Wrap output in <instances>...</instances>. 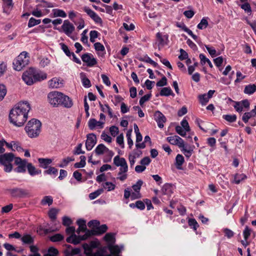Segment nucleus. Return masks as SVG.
Listing matches in <instances>:
<instances>
[{
	"mask_svg": "<svg viewBox=\"0 0 256 256\" xmlns=\"http://www.w3.org/2000/svg\"><path fill=\"white\" fill-rule=\"evenodd\" d=\"M30 109V104L27 102L18 103L10 112L9 119L10 123L16 126H22L27 120L28 114Z\"/></svg>",
	"mask_w": 256,
	"mask_h": 256,
	"instance_id": "f257e3e1",
	"label": "nucleus"
},
{
	"mask_svg": "<svg viewBox=\"0 0 256 256\" xmlns=\"http://www.w3.org/2000/svg\"><path fill=\"white\" fill-rule=\"evenodd\" d=\"M46 73L30 68L23 73L22 78L26 84L30 86L46 79Z\"/></svg>",
	"mask_w": 256,
	"mask_h": 256,
	"instance_id": "f03ea898",
	"label": "nucleus"
},
{
	"mask_svg": "<svg viewBox=\"0 0 256 256\" xmlns=\"http://www.w3.org/2000/svg\"><path fill=\"white\" fill-rule=\"evenodd\" d=\"M41 122L35 118H32L28 122L25 130L29 137L36 138L40 132Z\"/></svg>",
	"mask_w": 256,
	"mask_h": 256,
	"instance_id": "7ed1b4c3",
	"label": "nucleus"
},
{
	"mask_svg": "<svg viewBox=\"0 0 256 256\" xmlns=\"http://www.w3.org/2000/svg\"><path fill=\"white\" fill-rule=\"evenodd\" d=\"M29 56L28 53L26 52H22L14 60L13 64L14 68L18 71L20 70L28 64Z\"/></svg>",
	"mask_w": 256,
	"mask_h": 256,
	"instance_id": "20e7f679",
	"label": "nucleus"
},
{
	"mask_svg": "<svg viewBox=\"0 0 256 256\" xmlns=\"http://www.w3.org/2000/svg\"><path fill=\"white\" fill-rule=\"evenodd\" d=\"M62 96H63V94L60 92H50L48 95V101L54 107H58L62 100Z\"/></svg>",
	"mask_w": 256,
	"mask_h": 256,
	"instance_id": "39448f33",
	"label": "nucleus"
},
{
	"mask_svg": "<svg viewBox=\"0 0 256 256\" xmlns=\"http://www.w3.org/2000/svg\"><path fill=\"white\" fill-rule=\"evenodd\" d=\"M28 163L27 160L26 159L22 160L20 157L15 158L14 164L18 166V167L16 168V172H25Z\"/></svg>",
	"mask_w": 256,
	"mask_h": 256,
	"instance_id": "423d86ee",
	"label": "nucleus"
},
{
	"mask_svg": "<svg viewBox=\"0 0 256 256\" xmlns=\"http://www.w3.org/2000/svg\"><path fill=\"white\" fill-rule=\"evenodd\" d=\"M81 58L83 62L86 64L88 66L92 67L97 64L96 58L91 54L86 53L82 56Z\"/></svg>",
	"mask_w": 256,
	"mask_h": 256,
	"instance_id": "0eeeda50",
	"label": "nucleus"
},
{
	"mask_svg": "<svg viewBox=\"0 0 256 256\" xmlns=\"http://www.w3.org/2000/svg\"><path fill=\"white\" fill-rule=\"evenodd\" d=\"M62 29L66 34L70 36L74 30L75 27L68 20H64Z\"/></svg>",
	"mask_w": 256,
	"mask_h": 256,
	"instance_id": "6e6552de",
	"label": "nucleus"
},
{
	"mask_svg": "<svg viewBox=\"0 0 256 256\" xmlns=\"http://www.w3.org/2000/svg\"><path fill=\"white\" fill-rule=\"evenodd\" d=\"M96 142V136L93 134L87 135V140L86 142V147L88 150H90Z\"/></svg>",
	"mask_w": 256,
	"mask_h": 256,
	"instance_id": "1a4fd4ad",
	"label": "nucleus"
},
{
	"mask_svg": "<svg viewBox=\"0 0 256 256\" xmlns=\"http://www.w3.org/2000/svg\"><path fill=\"white\" fill-rule=\"evenodd\" d=\"M166 140L172 144L178 146L181 148L184 146V140L178 136H169L166 138Z\"/></svg>",
	"mask_w": 256,
	"mask_h": 256,
	"instance_id": "9d476101",
	"label": "nucleus"
},
{
	"mask_svg": "<svg viewBox=\"0 0 256 256\" xmlns=\"http://www.w3.org/2000/svg\"><path fill=\"white\" fill-rule=\"evenodd\" d=\"M154 118L158 123V126L160 128H164V124L166 122V119L160 111L157 110L154 112Z\"/></svg>",
	"mask_w": 256,
	"mask_h": 256,
	"instance_id": "9b49d317",
	"label": "nucleus"
},
{
	"mask_svg": "<svg viewBox=\"0 0 256 256\" xmlns=\"http://www.w3.org/2000/svg\"><path fill=\"white\" fill-rule=\"evenodd\" d=\"M12 196L14 198H23L28 194V192L21 188H13L9 190Z\"/></svg>",
	"mask_w": 256,
	"mask_h": 256,
	"instance_id": "f8f14e48",
	"label": "nucleus"
},
{
	"mask_svg": "<svg viewBox=\"0 0 256 256\" xmlns=\"http://www.w3.org/2000/svg\"><path fill=\"white\" fill-rule=\"evenodd\" d=\"M14 156L12 153H6L0 155V163L5 164V163H10L14 159Z\"/></svg>",
	"mask_w": 256,
	"mask_h": 256,
	"instance_id": "ddd939ff",
	"label": "nucleus"
},
{
	"mask_svg": "<svg viewBox=\"0 0 256 256\" xmlns=\"http://www.w3.org/2000/svg\"><path fill=\"white\" fill-rule=\"evenodd\" d=\"M62 100H60V106H62L66 108H70L73 105L72 100L68 96L64 94L62 96Z\"/></svg>",
	"mask_w": 256,
	"mask_h": 256,
	"instance_id": "4468645a",
	"label": "nucleus"
},
{
	"mask_svg": "<svg viewBox=\"0 0 256 256\" xmlns=\"http://www.w3.org/2000/svg\"><path fill=\"white\" fill-rule=\"evenodd\" d=\"M26 168L28 174L31 176L38 175L42 174V170L36 168L32 163H28Z\"/></svg>",
	"mask_w": 256,
	"mask_h": 256,
	"instance_id": "2eb2a0df",
	"label": "nucleus"
},
{
	"mask_svg": "<svg viewBox=\"0 0 256 256\" xmlns=\"http://www.w3.org/2000/svg\"><path fill=\"white\" fill-rule=\"evenodd\" d=\"M38 162L39 163V166L46 170L48 168L49 165L52 162V160L50 158H38Z\"/></svg>",
	"mask_w": 256,
	"mask_h": 256,
	"instance_id": "dca6fc26",
	"label": "nucleus"
},
{
	"mask_svg": "<svg viewBox=\"0 0 256 256\" xmlns=\"http://www.w3.org/2000/svg\"><path fill=\"white\" fill-rule=\"evenodd\" d=\"M95 152L98 155L102 154L104 152L112 154V150H109L108 148H107L104 144H98L96 146V148L95 149Z\"/></svg>",
	"mask_w": 256,
	"mask_h": 256,
	"instance_id": "f3484780",
	"label": "nucleus"
},
{
	"mask_svg": "<svg viewBox=\"0 0 256 256\" xmlns=\"http://www.w3.org/2000/svg\"><path fill=\"white\" fill-rule=\"evenodd\" d=\"M255 116H256V106H254V109L252 110L250 112H246L243 114L242 120L244 122L247 123L250 118Z\"/></svg>",
	"mask_w": 256,
	"mask_h": 256,
	"instance_id": "a211bd4d",
	"label": "nucleus"
},
{
	"mask_svg": "<svg viewBox=\"0 0 256 256\" xmlns=\"http://www.w3.org/2000/svg\"><path fill=\"white\" fill-rule=\"evenodd\" d=\"M62 81L60 78H54L48 82V84L52 88H58L62 86Z\"/></svg>",
	"mask_w": 256,
	"mask_h": 256,
	"instance_id": "6ab92c4d",
	"label": "nucleus"
},
{
	"mask_svg": "<svg viewBox=\"0 0 256 256\" xmlns=\"http://www.w3.org/2000/svg\"><path fill=\"white\" fill-rule=\"evenodd\" d=\"M58 230L52 229V228H46L42 226H40L38 227L36 232L40 235H45L48 233L56 231Z\"/></svg>",
	"mask_w": 256,
	"mask_h": 256,
	"instance_id": "aec40b11",
	"label": "nucleus"
},
{
	"mask_svg": "<svg viewBox=\"0 0 256 256\" xmlns=\"http://www.w3.org/2000/svg\"><path fill=\"white\" fill-rule=\"evenodd\" d=\"M78 226V228L76 230V232L79 234L80 232H85L86 230V222L82 219H79L76 222Z\"/></svg>",
	"mask_w": 256,
	"mask_h": 256,
	"instance_id": "412c9836",
	"label": "nucleus"
},
{
	"mask_svg": "<svg viewBox=\"0 0 256 256\" xmlns=\"http://www.w3.org/2000/svg\"><path fill=\"white\" fill-rule=\"evenodd\" d=\"M66 240L68 242L74 244H78L80 242L79 236H76V234H71V236L66 238Z\"/></svg>",
	"mask_w": 256,
	"mask_h": 256,
	"instance_id": "4be33fe9",
	"label": "nucleus"
},
{
	"mask_svg": "<svg viewBox=\"0 0 256 256\" xmlns=\"http://www.w3.org/2000/svg\"><path fill=\"white\" fill-rule=\"evenodd\" d=\"M21 240L24 244H32L34 242V238L29 234H24L21 238Z\"/></svg>",
	"mask_w": 256,
	"mask_h": 256,
	"instance_id": "5701e85b",
	"label": "nucleus"
},
{
	"mask_svg": "<svg viewBox=\"0 0 256 256\" xmlns=\"http://www.w3.org/2000/svg\"><path fill=\"white\" fill-rule=\"evenodd\" d=\"M84 232H86V233L84 235L78 236L80 239V242L82 240H86L92 236L96 235L95 230H88L86 229Z\"/></svg>",
	"mask_w": 256,
	"mask_h": 256,
	"instance_id": "b1692460",
	"label": "nucleus"
},
{
	"mask_svg": "<svg viewBox=\"0 0 256 256\" xmlns=\"http://www.w3.org/2000/svg\"><path fill=\"white\" fill-rule=\"evenodd\" d=\"M256 92V85L255 84H250L245 86L244 92L246 94H252Z\"/></svg>",
	"mask_w": 256,
	"mask_h": 256,
	"instance_id": "393cba45",
	"label": "nucleus"
},
{
	"mask_svg": "<svg viewBox=\"0 0 256 256\" xmlns=\"http://www.w3.org/2000/svg\"><path fill=\"white\" fill-rule=\"evenodd\" d=\"M126 162L124 158H120L118 156L114 158V163L117 166H124Z\"/></svg>",
	"mask_w": 256,
	"mask_h": 256,
	"instance_id": "a878e982",
	"label": "nucleus"
},
{
	"mask_svg": "<svg viewBox=\"0 0 256 256\" xmlns=\"http://www.w3.org/2000/svg\"><path fill=\"white\" fill-rule=\"evenodd\" d=\"M80 75L83 86L86 88L90 87V80L86 78L85 74H84V72H81Z\"/></svg>",
	"mask_w": 256,
	"mask_h": 256,
	"instance_id": "bb28decb",
	"label": "nucleus"
},
{
	"mask_svg": "<svg viewBox=\"0 0 256 256\" xmlns=\"http://www.w3.org/2000/svg\"><path fill=\"white\" fill-rule=\"evenodd\" d=\"M160 94L161 96H174V94L173 93L172 90L170 87H164L163 88L160 92Z\"/></svg>",
	"mask_w": 256,
	"mask_h": 256,
	"instance_id": "cd10ccee",
	"label": "nucleus"
},
{
	"mask_svg": "<svg viewBox=\"0 0 256 256\" xmlns=\"http://www.w3.org/2000/svg\"><path fill=\"white\" fill-rule=\"evenodd\" d=\"M43 174L48 175H57L58 174V170L54 167L49 166L47 169L44 171Z\"/></svg>",
	"mask_w": 256,
	"mask_h": 256,
	"instance_id": "c85d7f7f",
	"label": "nucleus"
},
{
	"mask_svg": "<svg viewBox=\"0 0 256 256\" xmlns=\"http://www.w3.org/2000/svg\"><path fill=\"white\" fill-rule=\"evenodd\" d=\"M199 57L200 60V64L202 65L203 66L206 62L208 64L210 68H212L213 67L212 64L210 60L206 58L204 54H200L199 56Z\"/></svg>",
	"mask_w": 256,
	"mask_h": 256,
	"instance_id": "c756f323",
	"label": "nucleus"
},
{
	"mask_svg": "<svg viewBox=\"0 0 256 256\" xmlns=\"http://www.w3.org/2000/svg\"><path fill=\"white\" fill-rule=\"evenodd\" d=\"M184 162V156L180 154H178L176 158V168L178 169L180 168V166Z\"/></svg>",
	"mask_w": 256,
	"mask_h": 256,
	"instance_id": "7c9ffc66",
	"label": "nucleus"
},
{
	"mask_svg": "<svg viewBox=\"0 0 256 256\" xmlns=\"http://www.w3.org/2000/svg\"><path fill=\"white\" fill-rule=\"evenodd\" d=\"M54 17L60 16L62 18H66V13L62 10L60 9H54L52 10Z\"/></svg>",
	"mask_w": 256,
	"mask_h": 256,
	"instance_id": "2f4dec72",
	"label": "nucleus"
},
{
	"mask_svg": "<svg viewBox=\"0 0 256 256\" xmlns=\"http://www.w3.org/2000/svg\"><path fill=\"white\" fill-rule=\"evenodd\" d=\"M242 9L244 10L248 14V15H250L252 14V8L250 6V4L248 2H244L243 4L240 6Z\"/></svg>",
	"mask_w": 256,
	"mask_h": 256,
	"instance_id": "473e14b6",
	"label": "nucleus"
},
{
	"mask_svg": "<svg viewBox=\"0 0 256 256\" xmlns=\"http://www.w3.org/2000/svg\"><path fill=\"white\" fill-rule=\"evenodd\" d=\"M108 230V226L106 224H102L98 227L95 230L96 235L104 233Z\"/></svg>",
	"mask_w": 256,
	"mask_h": 256,
	"instance_id": "72a5a7b5",
	"label": "nucleus"
},
{
	"mask_svg": "<svg viewBox=\"0 0 256 256\" xmlns=\"http://www.w3.org/2000/svg\"><path fill=\"white\" fill-rule=\"evenodd\" d=\"M104 192L103 188H99L94 192H91L89 194V198L90 200H94L98 196Z\"/></svg>",
	"mask_w": 256,
	"mask_h": 256,
	"instance_id": "f704fd0d",
	"label": "nucleus"
},
{
	"mask_svg": "<svg viewBox=\"0 0 256 256\" xmlns=\"http://www.w3.org/2000/svg\"><path fill=\"white\" fill-rule=\"evenodd\" d=\"M53 199L51 196H45L42 199L41 201V204L42 205H46L48 204V206L51 205L52 204Z\"/></svg>",
	"mask_w": 256,
	"mask_h": 256,
	"instance_id": "c9c22d12",
	"label": "nucleus"
},
{
	"mask_svg": "<svg viewBox=\"0 0 256 256\" xmlns=\"http://www.w3.org/2000/svg\"><path fill=\"white\" fill-rule=\"evenodd\" d=\"M208 24L206 18H204L201 20L200 22L197 26V28L198 29L202 30L206 28L208 26Z\"/></svg>",
	"mask_w": 256,
	"mask_h": 256,
	"instance_id": "e433bc0d",
	"label": "nucleus"
},
{
	"mask_svg": "<svg viewBox=\"0 0 256 256\" xmlns=\"http://www.w3.org/2000/svg\"><path fill=\"white\" fill-rule=\"evenodd\" d=\"M74 158L70 157H67L66 158H64L60 164H58V166L60 168H64L70 162L74 161Z\"/></svg>",
	"mask_w": 256,
	"mask_h": 256,
	"instance_id": "4c0bfd02",
	"label": "nucleus"
},
{
	"mask_svg": "<svg viewBox=\"0 0 256 256\" xmlns=\"http://www.w3.org/2000/svg\"><path fill=\"white\" fill-rule=\"evenodd\" d=\"M58 213V210L56 208H52L48 212V216L52 220H54L56 219Z\"/></svg>",
	"mask_w": 256,
	"mask_h": 256,
	"instance_id": "58836bf2",
	"label": "nucleus"
},
{
	"mask_svg": "<svg viewBox=\"0 0 256 256\" xmlns=\"http://www.w3.org/2000/svg\"><path fill=\"white\" fill-rule=\"evenodd\" d=\"M50 239L52 242H60L64 239V236L60 234H57L50 236Z\"/></svg>",
	"mask_w": 256,
	"mask_h": 256,
	"instance_id": "ea45409f",
	"label": "nucleus"
},
{
	"mask_svg": "<svg viewBox=\"0 0 256 256\" xmlns=\"http://www.w3.org/2000/svg\"><path fill=\"white\" fill-rule=\"evenodd\" d=\"M222 118L226 121L230 122H236V114H226L222 116Z\"/></svg>",
	"mask_w": 256,
	"mask_h": 256,
	"instance_id": "a19ab883",
	"label": "nucleus"
},
{
	"mask_svg": "<svg viewBox=\"0 0 256 256\" xmlns=\"http://www.w3.org/2000/svg\"><path fill=\"white\" fill-rule=\"evenodd\" d=\"M198 99L202 105H206L209 100V98H208L207 95L206 94L199 95Z\"/></svg>",
	"mask_w": 256,
	"mask_h": 256,
	"instance_id": "79ce46f5",
	"label": "nucleus"
},
{
	"mask_svg": "<svg viewBox=\"0 0 256 256\" xmlns=\"http://www.w3.org/2000/svg\"><path fill=\"white\" fill-rule=\"evenodd\" d=\"M175 129H176V132L178 134H180V136H181L183 137L186 136V132H187V131H186L185 129L182 128V127H181L180 126H176Z\"/></svg>",
	"mask_w": 256,
	"mask_h": 256,
	"instance_id": "37998d69",
	"label": "nucleus"
},
{
	"mask_svg": "<svg viewBox=\"0 0 256 256\" xmlns=\"http://www.w3.org/2000/svg\"><path fill=\"white\" fill-rule=\"evenodd\" d=\"M143 184V182L141 180H138L137 182L132 186L135 192H140L141 186Z\"/></svg>",
	"mask_w": 256,
	"mask_h": 256,
	"instance_id": "c03bdc74",
	"label": "nucleus"
},
{
	"mask_svg": "<svg viewBox=\"0 0 256 256\" xmlns=\"http://www.w3.org/2000/svg\"><path fill=\"white\" fill-rule=\"evenodd\" d=\"M60 45L61 46V48L65 53V54L68 56H71L72 52L69 50L68 46L65 44L64 43H60Z\"/></svg>",
	"mask_w": 256,
	"mask_h": 256,
	"instance_id": "a18cd8bd",
	"label": "nucleus"
},
{
	"mask_svg": "<svg viewBox=\"0 0 256 256\" xmlns=\"http://www.w3.org/2000/svg\"><path fill=\"white\" fill-rule=\"evenodd\" d=\"M182 150L184 152L185 156L187 158H190L193 152V149L190 146L188 149L186 148V147L184 146V147H182Z\"/></svg>",
	"mask_w": 256,
	"mask_h": 256,
	"instance_id": "49530a36",
	"label": "nucleus"
},
{
	"mask_svg": "<svg viewBox=\"0 0 256 256\" xmlns=\"http://www.w3.org/2000/svg\"><path fill=\"white\" fill-rule=\"evenodd\" d=\"M152 96V94L151 93H150V94H146V95H144V96H142L140 100V104L142 106H143V104H144L146 102H147L148 101L150 98V97Z\"/></svg>",
	"mask_w": 256,
	"mask_h": 256,
	"instance_id": "de8ad7c7",
	"label": "nucleus"
},
{
	"mask_svg": "<svg viewBox=\"0 0 256 256\" xmlns=\"http://www.w3.org/2000/svg\"><path fill=\"white\" fill-rule=\"evenodd\" d=\"M188 224L190 226L192 227L194 230H196L198 227V224L196 220L194 218H190L188 221Z\"/></svg>",
	"mask_w": 256,
	"mask_h": 256,
	"instance_id": "09e8293b",
	"label": "nucleus"
},
{
	"mask_svg": "<svg viewBox=\"0 0 256 256\" xmlns=\"http://www.w3.org/2000/svg\"><path fill=\"white\" fill-rule=\"evenodd\" d=\"M156 38L158 42V46L159 48L160 46H163L164 45V40L162 36V34L160 32H158L156 34Z\"/></svg>",
	"mask_w": 256,
	"mask_h": 256,
	"instance_id": "8fccbe9b",
	"label": "nucleus"
},
{
	"mask_svg": "<svg viewBox=\"0 0 256 256\" xmlns=\"http://www.w3.org/2000/svg\"><path fill=\"white\" fill-rule=\"evenodd\" d=\"M6 94V89L4 84L0 85V101L2 100Z\"/></svg>",
	"mask_w": 256,
	"mask_h": 256,
	"instance_id": "3c124183",
	"label": "nucleus"
},
{
	"mask_svg": "<svg viewBox=\"0 0 256 256\" xmlns=\"http://www.w3.org/2000/svg\"><path fill=\"white\" fill-rule=\"evenodd\" d=\"M97 120L95 118H90L88 122V126L90 130H93L96 126Z\"/></svg>",
	"mask_w": 256,
	"mask_h": 256,
	"instance_id": "603ef678",
	"label": "nucleus"
},
{
	"mask_svg": "<svg viewBox=\"0 0 256 256\" xmlns=\"http://www.w3.org/2000/svg\"><path fill=\"white\" fill-rule=\"evenodd\" d=\"M132 132V129L129 130L127 133H126V136L128 139V146L130 148H132V146H133V140L131 138V132Z\"/></svg>",
	"mask_w": 256,
	"mask_h": 256,
	"instance_id": "864d4df0",
	"label": "nucleus"
},
{
	"mask_svg": "<svg viewBox=\"0 0 256 256\" xmlns=\"http://www.w3.org/2000/svg\"><path fill=\"white\" fill-rule=\"evenodd\" d=\"M167 84V78L165 76H163L162 79L156 84V86L159 87L165 86Z\"/></svg>",
	"mask_w": 256,
	"mask_h": 256,
	"instance_id": "5fc2aeb1",
	"label": "nucleus"
},
{
	"mask_svg": "<svg viewBox=\"0 0 256 256\" xmlns=\"http://www.w3.org/2000/svg\"><path fill=\"white\" fill-rule=\"evenodd\" d=\"M110 251L112 254L116 255H118V254L120 252V250L119 247L118 246H114L110 247Z\"/></svg>",
	"mask_w": 256,
	"mask_h": 256,
	"instance_id": "6e6d98bb",
	"label": "nucleus"
},
{
	"mask_svg": "<svg viewBox=\"0 0 256 256\" xmlns=\"http://www.w3.org/2000/svg\"><path fill=\"white\" fill-rule=\"evenodd\" d=\"M180 54L178 56V58L180 60H183L188 58V54L182 48H180Z\"/></svg>",
	"mask_w": 256,
	"mask_h": 256,
	"instance_id": "4d7b16f0",
	"label": "nucleus"
},
{
	"mask_svg": "<svg viewBox=\"0 0 256 256\" xmlns=\"http://www.w3.org/2000/svg\"><path fill=\"white\" fill-rule=\"evenodd\" d=\"M110 132L112 136H115L118 134V128L116 126H112L110 128Z\"/></svg>",
	"mask_w": 256,
	"mask_h": 256,
	"instance_id": "13d9d810",
	"label": "nucleus"
},
{
	"mask_svg": "<svg viewBox=\"0 0 256 256\" xmlns=\"http://www.w3.org/2000/svg\"><path fill=\"white\" fill-rule=\"evenodd\" d=\"M94 46L96 51L104 52L105 50L104 46L99 42H96L94 44Z\"/></svg>",
	"mask_w": 256,
	"mask_h": 256,
	"instance_id": "bf43d9fd",
	"label": "nucleus"
},
{
	"mask_svg": "<svg viewBox=\"0 0 256 256\" xmlns=\"http://www.w3.org/2000/svg\"><path fill=\"white\" fill-rule=\"evenodd\" d=\"M182 128L186 130L187 132H190V129L188 123L186 120H183L180 122Z\"/></svg>",
	"mask_w": 256,
	"mask_h": 256,
	"instance_id": "052dcab7",
	"label": "nucleus"
},
{
	"mask_svg": "<svg viewBox=\"0 0 256 256\" xmlns=\"http://www.w3.org/2000/svg\"><path fill=\"white\" fill-rule=\"evenodd\" d=\"M72 223L71 219L66 216L62 218V224L64 226H69Z\"/></svg>",
	"mask_w": 256,
	"mask_h": 256,
	"instance_id": "680f3d73",
	"label": "nucleus"
},
{
	"mask_svg": "<svg viewBox=\"0 0 256 256\" xmlns=\"http://www.w3.org/2000/svg\"><path fill=\"white\" fill-rule=\"evenodd\" d=\"M205 47L207 50L208 51L210 54L213 58L214 57L216 54V50L215 49L213 48H212L210 47L208 45H205Z\"/></svg>",
	"mask_w": 256,
	"mask_h": 256,
	"instance_id": "e2e57ef3",
	"label": "nucleus"
},
{
	"mask_svg": "<svg viewBox=\"0 0 256 256\" xmlns=\"http://www.w3.org/2000/svg\"><path fill=\"white\" fill-rule=\"evenodd\" d=\"M103 186L105 189H108L110 191L114 188L115 186L111 182H106L103 184Z\"/></svg>",
	"mask_w": 256,
	"mask_h": 256,
	"instance_id": "0e129e2a",
	"label": "nucleus"
},
{
	"mask_svg": "<svg viewBox=\"0 0 256 256\" xmlns=\"http://www.w3.org/2000/svg\"><path fill=\"white\" fill-rule=\"evenodd\" d=\"M104 239L108 242H112L114 239V234L112 233H108L105 235Z\"/></svg>",
	"mask_w": 256,
	"mask_h": 256,
	"instance_id": "69168bd1",
	"label": "nucleus"
},
{
	"mask_svg": "<svg viewBox=\"0 0 256 256\" xmlns=\"http://www.w3.org/2000/svg\"><path fill=\"white\" fill-rule=\"evenodd\" d=\"M102 138L104 140V141L110 143L112 142V138L106 134L104 132H102V134L101 135Z\"/></svg>",
	"mask_w": 256,
	"mask_h": 256,
	"instance_id": "338daca9",
	"label": "nucleus"
},
{
	"mask_svg": "<svg viewBox=\"0 0 256 256\" xmlns=\"http://www.w3.org/2000/svg\"><path fill=\"white\" fill-rule=\"evenodd\" d=\"M100 224L99 221L97 220H92L88 223V226L90 228L92 227H98Z\"/></svg>",
	"mask_w": 256,
	"mask_h": 256,
	"instance_id": "774afa93",
	"label": "nucleus"
}]
</instances>
